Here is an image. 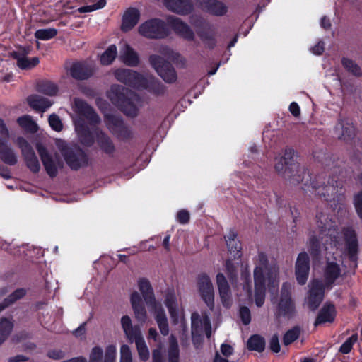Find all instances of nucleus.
I'll return each mask as SVG.
<instances>
[{"label": "nucleus", "mask_w": 362, "mask_h": 362, "mask_svg": "<svg viewBox=\"0 0 362 362\" xmlns=\"http://www.w3.org/2000/svg\"><path fill=\"white\" fill-rule=\"evenodd\" d=\"M75 129L82 144L90 146L94 143V138L88 126L81 119L75 122Z\"/></svg>", "instance_id": "obj_27"}, {"label": "nucleus", "mask_w": 362, "mask_h": 362, "mask_svg": "<svg viewBox=\"0 0 362 362\" xmlns=\"http://www.w3.org/2000/svg\"><path fill=\"white\" fill-rule=\"evenodd\" d=\"M192 336L193 343L196 344L195 336H201L204 332L208 338L211 335V325L209 317L204 315L202 317L197 313L192 314Z\"/></svg>", "instance_id": "obj_12"}, {"label": "nucleus", "mask_w": 362, "mask_h": 362, "mask_svg": "<svg viewBox=\"0 0 362 362\" xmlns=\"http://www.w3.org/2000/svg\"><path fill=\"white\" fill-rule=\"evenodd\" d=\"M114 75L118 81L136 89H147L158 95L165 91L164 86L148 74L144 76L131 69H117Z\"/></svg>", "instance_id": "obj_4"}, {"label": "nucleus", "mask_w": 362, "mask_h": 362, "mask_svg": "<svg viewBox=\"0 0 362 362\" xmlns=\"http://www.w3.org/2000/svg\"><path fill=\"white\" fill-rule=\"evenodd\" d=\"M7 143L8 141L0 142V158L5 163L13 165L17 163V158Z\"/></svg>", "instance_id": "obj_37"}, {"label": "nucleus", "mask_w": 362, "mask_h": 362, "mask_svg": "<svg viewBox=\"0 0 362 362\" xmlns=\"http://www.w3.org/2000/svg\"><path fill=\"white\" fill-rule=\"evenodd\" d=\"M300 329L299 327H294L288 330L283 338V343L285 346H288L296 341L300 336Z\"/></svg>", "instance_id": "obj_49"}, {"label": "nucleus", "mask_w": 362, "mask_h": 362, "mask_svg": "<svg viewBox=\"0 0 362 362\" xmlns=\"http://www.w3.org/2000/svg\"><path fill=\"white\" fill-rule=\"evenodd\" d=\"M294 155L295 151L292 148H286L284 156L276 158L274 168L291 184L297 185L305 180L307 182L310 175L298 163L294 162Z\"/></svg>", "instance_id": "obj_5"}, {"label": "nucleus", "mask_w": 362, "mask_h": 362, "mask_svg": "<svg viewBox=\"0 0 362 362\" xmlns=\"http://www.w3.org/2000/svg\"><path fill=\"white\" fill-rule=\"evenodd\" d=\"M335 134L339 139L348 141L355 136V127L350 119H340L334 128Z\"/></svg>", "instance_id": "obj_24"}, {"label": "nucleus", "mask_w": 362, "mask_h": 362, "mask_svg": "<svg viewBox=\"0 0 362 362\" xmlns=\"http://www.w3.org/2000/svg\"><path fill=\"white\" fill-rule=\"evenodd\" d=\"M254 269L255 294L254 299L257 307H262L264 303L266 285L269 290L276 289L279 283V268L276 263L269 264L267 255L259 252L255 260Z\"/></svg>", "instance_id": "obj_2"}, {"label": "nucleus", "mask_w": 362, "mask_h": 362, "mask_svg": "<svg viewBox=\"0 0 362 362\" xmlns=\"http://www.w3.org/2000/svg\"><path fill=\"white\" fill-rule=\"evenodd\" d=\"M57 34L55 28L39 29L35 33V38L41 40H49L54 37Z\"/></svg>", "instance_id": "obj_48"}, {"label": "nucleus", "mask_w": 362, "mask_h": 362, "mask_svg": "<svg viewBox=\"0 0 362 362\" xmlns=\"http://www.w3.org/2000/svg\"><path fill=\"white\" fill-rule=\"evenodd\" d=\"M151 66L155 69L158 74L167 83H174L177 80V74L174 68L165 62L158 55H151L149 58Z\"/></svg>", "instance_id": "obj_10"}, {"label": "nucleus", "mask_w": 362, "mask_h": 362, "mask_svg": "<svg viewBox=\"0 0 362 362\" xmlns=\"http://www.w3.org/2000/svg\"><path fill=\"white\" fill-rule=\"evenodd\" d=\"M191 24L197 29V34L206 48L213 49L217 43L216 33L211 25L200 16H192Z\"/></svg>", "instance_id": "obj_8"}, {"label": "nucleus", "mask_w": 362, "mask_h": 362, "mask_svg": "<svg viewBox=\"0 0 362 362\" xmlns=\"http://www.w3.org/2000/svg\"><path fill=\"white\" fill-rule=\"evenodd\" d=\"M151 310L155 314V318L161 334L164 336L168 335L169 333L168 322L161 304L158 305L156 308H151Z\"/></svg>", "instance_id": "obj_35"}, {"label": "nucleus", "mask_w": 362, "mask_h": 362, "mask_svg": "<svg viewBox=\"0 0 362 362\" xmlns=\"http://www.w3.org/2000/svg\"><path fill=\"white\" fill-rule=\"evenodd\" d=\"M247 348L260 352L264 349V341L257 334L252 335L247 341Z\"/></svg>", "instance_id": "obj_46"}, {"label": "nucleus", "mask_w": 362, "mask_h": 362, "mask_svg": "<svg viewBox=\"0 0 362 362\" xmlns=\"http://www.w3.org/2000/svg\"><path fill=\"white\" fill-rule=\"evenodd\" d=\"M168 362H179V348L176 338L170 337V346L168 349Z\"/></svg>", "instance_id": "obj_44"}, {"label": "nucleus", "mask_w": 362, "mask_h": 362, "mask_svg": "<svg viewBox=\"0 0 362 362\" xmlns=\"http://www.w3.org/2000/svg\"><path fill=\"white\" fill-rule=\"evenodd\" d=\"M305 187H303V189L305 192H310L311 193L314 194L315 195H317L320 197H327L329 196L331 194L332 195L334 194L337 192V186H334L332 185H322L317 187L315 184H314L313 182H310V184L308 185V183L304 184Z\"/></svg>", "instance_id": "obj_29"}, {"label": "nucleus", "mask_w": 362, "mask_h": 362, "mask_svg": "<svg viewBox=\"0 0 362 362\" xmlns=\"http://www.w3.org/2000/svg\"><path fill=\"white\" fill-rule=\"evenodd\" d=\"M309 248L310 252L314 255H317L320 250V243L319 239L312 236L309 239Z\"/></svg>", "instance_id": "obj_62"}, {"label": "nucleus", "mask_w": 362, "mask_h": 362, "mask_svg": "<svg viewBox=\"0 0 362 362\" xmlns=\"http://www.w3.org/2000/svg\"><path fill=\"white\" fill-rule=\"evenodd\" d=\"M354 206L358 216L362 220V192L355 196Z\"/></svg>", "instance_id": "obj_64"}, {"label": "nucleus", "mask_w": 362, "mask_h": 362, "mask_svg": "<svg viewBox=\"0 0 362 362\" xmlns=\"http://www.w3.org/2000/svg\"><path fill=\"white\" fill-rule=\"evenodd\" d=\"M242 279L244 280V283L243 285V288L247 294L248 295V297L250 298H252V286L250 282V271L246 269L245 271L242 272Z\"/></svg>", "instance_id": "obj_53"}, {"label": "nucleus", "mask_w": 362, "mask_h": 362, "mask_svg": "<svg viewBox=\"0 0 362 362\" xmlns=\"http://www.w3.org/2000/svg\"><path fill=\"white\" fill-rule=\"evenodd\" d=\"M30 49L21 48L17 51L11 53V56L16 60L17 66L21 69H30L35 67L39 63L37 57L29 59L28 55L30 54Z\"/></svg>", "instance_id": "obj_19"}, {"label": "nucleus", "mask_w": 362, "mask_h": 362, "mask_svg": "<svg viewBox=\"0 0 362 362\" xmlns=\"http://www.w3.org/2000/svg\"><path fill=\"white\" fill-rule=\"evenodd\" d=\"M239 314L243 323L247 325L251 321V314L250 309L246 306L240 307Z\"/></svg>", "instance_id": "obj_60"}, {"label": "nucleus", "mask_w": 362, "mask_h": 362, "mask_svg": "<svg viewBox=\"0 0 362 362\" xmlns=\"http://www.w3.org/2000/svg\"><path fill=\"white\" fill-rule=\"evenodd\" d=\"M130 300L132 308L144 305L140 294L136 291L132 293Z\"/></svg>", "instance_id": "obj_63"}, {"label": "nucleus", "mask_w": 362, "mask_h": 362, "mask_svg": "<svg viewBox=\"0 0 362 362\" xmlns=\"http://www.w3.org/2000/svg\"><path fill=\"white\" fill-rule=\"evenodd\" d=\"M26 294V290L21 288L15 290L10 293L6 298H4L2 303H0V312L6 308L14 304L17 300L23 298Z\"/></svg>", "instance_id": "obj_38"}, {"label": "nucleus", "mask_w": 362, "mask_h": 362, "mask_svg": "<svg viewBox=\"0 0 362 362\" xmlns=\"http://www.w3.org/2000/svg\"><path fill=\"white\" fill-rule=\"evenodd\" d=\"M27 100L29 105L33 110L42 112L48 109L52 104L47 98L38 95H31Z\"/></svg>", "instance_id": "obj_36"}, {"label": "nucleus", "mask_w": 362, "mask_h": 362, "mask_svg": "<svg viewBox=\"0 0 362 362\" xmlns=\"http://www.w3.org/2000/svg\"><path fill=\"white\" fill-rule=\"evenodd\" d=\"M36 147L47 174L52 177H55L61 166L59 158L49 154L41 144H37Z\"/></svg>", "instance_id": "obj_14"}, {"label": "nucleus", "mask_w": 362, "mask_h": 362, "mask_svg": "<svg viewBox=\"0 0 362 362\" xmlns=\"http://www.w3.org/2000/svg\"><path fill=\"white\" fill-rule=\"evenodd\" d=\"M121 325L128 340L131 342L134 339L141 337L140 327L137 325H133L131 318L128 315H124L121 318Z\"/></svg>", "instance_id": "obj_31"}, {"label": "nucleus", "mask_w": 362, "mask_h": 362, "mask_svg": "<svg viewBox=\"0 0 362 362\" xmlns=\"http://www.w3.org/2000/svg\"><path fill=\"white\" fill-rule=\"evenodd\" d=\"M159 52L173 62L180 63L182 65L185 64V59L179 53L173 52L167 46H162L159 49Z\"/></svg>", "instance_id": "obj_42"}, {"label": "nucleus", "mask_w": 362, "mask_h": 362, "mask_svg": "<svg viewBox=\"0 0 362 362\" xmlns=\"http://www.w3.org/2000/svg\"><path fill=\"white\" fill-rule=\"evenodd\" d=\"M199 293L210 310L214 307V288L209 276L206 274H199L197 277Z\"/></svg>", "instance_id": "obj_11"}, {"label": "nucleus", "mask_w": 362, "mask_h": 362, "mask_svg": "<svg viewBox=\"0 0 362 362\" xmlns=\"http://www.w3.org/2000/svg\"><path fill=\"white\" fill-rule=\"evenodd\" d=\"M57 146L66 164L71 169L78 170L88 164L87 155L81 148L69 146L63 141L58 142Z\"/></svg>", "instance_id": "obj_7"}, {"label": "nucleus", "mask_w": 362, "mask_h": 362, "mask_svg": "<svg viewBox=\"0 0 362 362\" xmlns=\"http://www.w3.org/2000/svg\"><path fill=\"white\" fill-rule=\"evenodd\" d=\"M74 102L76 111L86 118L90 125H96L100 122V119L98 114L84 100L80 98H75Z\"/></svg>", "instance_id": "obj_21"}, {"label": "nucleus", "mask_w": 362, "mask_h": 362, "mask_svg": "<svg viewBox=\"0 0 362 362\" xmlns=\"http://www.w3.org/2000/svg\"><path fill=\"white\" fill-rule=\"evenodd\" d=\"M135 317L138 322L144 324L147 318L144 305L133 308Z\"/></svg>", "instance_id": "obj_59"}, {"label": "nucleus", "mask_w": 362, "mask_h": 362, "mask_svg": "<svg viewBox=\"0 0 362 362\" xmlns=\"http://www.w3.org/2000/svg\"><path fill=\"white\" fill-rule=\"evenodd\" d=\"M49 124L51 128L56 132H60L63 129V124L60 118L55 114H52L49 116Z\"/></svg>", "instance_id": "obj_55"}, {"label": "nucleus", "mask_w": 362, "mask_h": 362, "mask_svg": "<svg viewBox=\"0 0 362 362\" xmlns=\"http://www.w3.org/2000/svg\"><path fill=\"white\" fill-rule=\"evenodd\" d=\"M117 348L115 345H110L106 348L104 362H115Z\"/></svg>", "instance_id": "obj_57"}, {"label": "nucleus", "mask_w": 362, "mask_h": 362, "mask_svg": "<svg viewBox=\"0 0 362 362\" xmlns=\"http://www.w3.org/2000/svg\"><path fill=\"white\" fill-rule=\"evenodd\" d=\"M37 90L45 95L50 96L54 95L58 91L56 84L50 81H42L38 83Z\"/></svg>", "instance_id": "obj_45"}, {"label": "nucleus", "mask_w": 362, "mask_h": 362, "mask_svg": "<svg viewBox=\"0 0 362 362\" xmlns=\"http://www.w3.org/2000/svg\"><path fill=\"white\" fill-rule=\"evenodd\" d=\"M323 276L324 281L319 279H314L308 284L307 303L312 310L319 307L324 298L325 289H331L338 284L337 281L341 276L340 266L334 262L328 261L324 268Z\"/></svg>", "instance_id": "obj_3"}, {"label": "nucleus", "mask_w": 362, "mask_h": 362, "mask_svg": "<svg viewBox=\"0 0 362 362\" xmlns=\"http://www.w3.org/2000/svg\"><path fill=\"white\" fill-rule=\"evenodd\" d=\"M357 340L358 334H352L340 346L339 351L344 354H349L352 349L353 345L357 341Z\"/></svg>", "instance_id": "obj_52"}, {"label": "nucleus", "mask_w": 362, "mask_h": 362, "mask_svg": "<svg viewBox=\"0 0 362 362\" xmlns=\"http://www.w3.org/2000/svg\"><path fill=\"white\" fill-rule=\"evenodd\" d=\"M310 271V259L305 252H300L296 262V276L297 281L304 285L308 279Z\"/></svg>", "instance_id": "obj_17"}, {"label": "nucleus", "mask_w": 362, "mask_h": 362, "mask_svg": "<svg viewBox=\"0 0 362 362\" xmlns=\"http://www.w3.org/2000/svg\"><path fill=\"white\" fill-rule=\"evenodd\" d=\"M114 135L119 139L125 140L132 136V132L124 124H123Z\"/></svg>", "instance_id": "obj_58"}, {"label": "nucleus", "mask_w": 362, "mask_h": 362, "mask_svg": "<svg viewBox=\"0 0 362 362\" xmlns=\"http://www.w3.org/2000/svg\"><path fill=\"white\" fill-rule=\"evenodd\" d=\"M105 123L110 132L115 134L119 127L124 124L122 118L113 115H105Z\"/></svg>", "instance_id": "obj_39"}, {"label": "nucleus", "mask_w": 362, "mask_h": 362, "mask_svg": "<svg viewBox=\"0 0 362 362\" xmlns=\"http://www.w3.org/2000/svg\"><path fill=\"white\" fill-rule=\"evenodd\" d=\"M13 327L10 320L2 318L0 320V345L8 338Z\"/></svg>", "instance_id": "obj_43"}, {"label": "nucleus", "mask_w": 362, "mask_h": 362, "mask_svg": "<svg viewBox=\"0 0 362 362\" xmlns=\"http://www.w3.org/2000/svg\"><path fill=\"white\" fill-rule=\"evenodd\" d=\"M140 18V13L135 8H130L126 11L123 16L122 30L129 31L134 28L138 23Z\"/></svg>", "instance_id": "obj_33"}, {"label": "nucleus", "mask_w": 362, "mask_h": 362, "mask_svg": "<svg viewBox=\"0 0 362 362\" xmlns=\"http://www.w3.org/2000/svg\"><path fill=\"white\" fill-rule=\"evenodd\" d=\"M107 96L115 105L129 117L136 116L139 109L141 106V98L136 93L121 85H112Z\"/></svg>", "instance_id": "obj_6"}, {"label": "nucleus", "mask_w": 362, "mask_h": 362, "mask_svg": "<svg viewBox=\"0 0 362 362\" xmlns=\"http://www.w3.org/2000/svg\"><path fill=\"white\" fill-rule=\"evenodd\" d=\"M168 22L173 31L181 37L192 41L194 39V33L192 29L180 18L175 16H170Z\"/></svg>", "instance_id": "obj_18"}, {"label": "nucleus", "mask_w": 362, "mask_h": 362, "mask_svg": "<svg viewBox=\"0 0 362 362\" xmlns=\"http://www.w3.org/2000/svg\"><path fill=\"white\" fill-rule=\"evenodd\" d=\"M138 286L146 305L150 308H156L158 305L160 304L156 301L151 283L148 279L145 278L139 279Z\"/></svg>", "instance_id": "obj_25"}, {"label": "nucleus", "mask_w": 362, "mask_h": 362, "mask_svg": "<svg viewBox=\"0 0 362 362\" xmlns=\"http://www.w3.org/2000/svg\"><path fill=\"white\" fill-rule=\"evenodd\" d=\"M164 6L170 11L180 15H187L193 9L190 0H163Z\"/></svg>", "instance_id": "obj_23"}, {"label": "nucleus", "mask_w": 362, "mask_h": 362, "mask_svg": "<svg viewBox=\"0 0 362 362\" xmlns=\"http://www.w3.org/2000/svg\"><path fill=\"white\" fill-rule=\"evenodd\" d=\"M106 3V0H98L95 4L78 8V11L81 13L92 12L104 8Z\"/></svg>", "instance_id": "obj_51"}, {"label": "nucleus", "mask_w": 362, "mask_h": 362, "mask_svg": "<svg viewBox=\"0 0 362 362\" xmlns=\"http://www.w3.org/2000/svg\"><path fill=\"white\" fill-rule=\"evenodd\" d=\"M103 353V349L100 347H93L90 354L89 362H100Z\"/></svg>", "instance_id": "obj_61"}, {"label": "nucleus", "mask_w": 362, "mask_h": 362, "mask_svg": "<svg viewBox=\"0 0 362 362\" xmlns=\"http://www.w3.org/2000/svg\"><path fill=\"white\" fill-rule=\"evenodd\" d=\"M18 124L25 131L35 133L38 129L37 124L30 115H23L18 119Z\"/></svg>", "instance_id": "obj_40"}, {"label": "nucleus", "mask_w": 362, "mask_h": 362, "mask_svg": "<svg viewBox=\"0 0 362 362\" xmlns=\"http://www.w3.org/2000/svg\"><path fill=\"white\" fill-rule=\"evenodd\" d=\"M226 243L230 254L234 258L241 257V243L237 238V233L234 230H230L225 236Z\"/></svg>", "instance_id": "obj_34"}, {"label": "nucleus", "mask_w": 362, "mask_h": 362, "mask_svg": "<svg viewBox=\"0 0 362 362\" xmlns=\"http://www.w3.org/2000/svg\"><path fill=\"white\" fill-rule=\"evenodd\" d=\"M119 362H132V352L128 345L123 344L121 346Z\"/></svg>", "instance_id": "obj_56"}, {"label": "nucleus", "mask_w": 362, "mask_h": 362, "mask_svg": "<svg viewBox=\"0 0 362 362\" xmlns=\"http://www.w3.org/2000/svg\"><path fill=\"white\" fill-rule=\"evenodd\" d=\"M94 72V66L85 62L74 63L69 69L70 75L76 80L88 79Z\"/></svg>", "instance_id": "obj_20"}, {"label": "nucleus", "mask_w": 362, "mask_h": 362, "mask_svg": "<svg viewBox=\"0 0 362 362\" xmlns=\"http://www.w3.org/2000/svg\"><path fill=\"white\" fill-rule=\"evenodd\" d=\"M28 247V245H22L21 247H19V249L17 251L13 252L11 249H9V245L6 243L4 240L0 239V247L6 250H9L11 253H13L15 255L28 256L29 254L25 251V248Z\"/></svg>", "instance_id": "obj_54"}, {"label": "nucleus", "mask_w": 362, "mask_h": 362, "mask_svg": "<svg viewBox=\"0 0 362 362\" xmlns=\"http://www.w3.org/2000/svg\"><path fill=\"white\" fill-rule=\"evenodd\" d=\"M317 226L320 230L322 240H330L331 245L339 248L344 245V254L347 256L350 263L349 267L355 269L357 267L358 242L356 233L352 226H347L342 228L341 231L337 230V227L327 216L321 214L317 215Z\"/></svg>", "instance_id": "obj_1"}, {"label": "nucleus", "mask_w": 362, "mask_h": 362, "mask_svg": "<svg viewBox=\"0 0 362 362\" xmlns=\"http://www.w3.org/2000/svg\"><path fill=\"white\" fill-rule=\"evenodd\" d=\"M216 284L223 305L227 308H230L232 305L230 288L223 274L218 273L216 275Z\"/></svg>", "instance_id": "obj_22"}, {"label": "nucleus", "mask_w": 362, "mask_h": 362, "mask_svg": "<svg viewBox=\"0 0 362 362\" xmlns=\"http://www.w3.org/2000/svg\"><path fill=\"white\" fill-rule=\"evenodd\" d=\"M95 134L100 149L110 156H112L115 151V146L110 136L99 129H96Z\"/></svg>", "instance_id": "obj_30"}, {"label": "nucleus", "mask_w": 362, "mask_h": 362, "mask_svg": "<svg viewBox=\"0 0 362 362\" xmlns=\"http://www.w3.org/2000/svg\"><path fill=\"white\" fill-rule=\"evenodd\" d=\"M138 350L139 355L141 360L146 361L149 357V351L142 337L134 339Z\"/></svg>", "instance_id": "obj_47"}, {"label": "nucleus", "mask_w": 362, "mask_h": 362, "mask_svg": "<svg viewBox=\"0 0 362 362\" xmlns=\"http://www.w3.org/2000/svg\"><path fill=\"white\" fill-rule=\"evenodd\" d=\"M17 144L21 150L28 168L33 173H37L40 170V165L32 146L23 137L17 139Z\"/></svg>", "instance_id": "obj_15"}, {"label": "nucleus", "mask_w": 362, "mask_h": 362, "mask_svg": "<svg viewBox=\"0 0 362 362\" xmlns=\"http://www.w3.org/2000/svg\"><path fill=\"white\" fill-rule=\"evenodd\" d=\"M139 33L147 38H164L168 35V30L164 21L154 18L146 21L139 27Z\"/></svg>", "instance_id": "obj_9"}, {"label": "nucleus", "mask_w": 362, "mask_h": 362, "mask_svg": "<svg viewBox=\"0 0 362 362\" xmlns=\"http://www.w3.org/2000/svg\"><path fill=\"white\" fill-rule=\"evenodd\" d=\"M336 316V310L333 304L326 303L320 310L314 325L317 326L326 322H332Z\"/></svg>", "instance_id": "obj_28"}, {"label": "nucleus", "mask_w": 362, "mask_h": 362, "mask_svg": "<svg viewBox=\"0 0 362 362\" xmlns=\"http://www.w3.org/2000/svg\"><path fill=\"white\" fill-rule=\"evenodd\" d=\"M291 284H283L280 301L278 304V311L284 316L291 317L295 313V305L291 297Z\"/></svg>", "instance_id": "obj_13"}, {"label": "nucleus", "mask_w": 362, "mask_h": 362, "mask_svg": "<svg viewBox=\"0 0 362 362\" xmlns=\"http://www.w3.org/2000/svg\"><path fill=\"white\" fill-rule=\"evenodd\" d=\"M198 7L215 16H223L228 12V6L218 0H196Z\"/></svg>", "instance_id": "obj_16"}, {"label": "nucleus", "mask_w": 362, "mask_h": 362, "mask_svg": "<svg viewBox=\"0 0 362 362\" xmlns=\"http://www.w3.org/2000/svg\"><path fill=\"white\" fill-rule=\"evenodd\" d=\"M342 64L344 67L350 73L356 76H360L362 74L361 69L358 64L351 59L343 58Z\"/></svg>", "instance_id": "obj_50"}, {"label": "nucleus", "mask_w": 362, "mask_h": 362, "mask_svg": "<svg viewBox=\"0 0 362 362\" xmlns=\"http://www.w3.org/2000/svg\"><path fill=\"white\" fill-rule=\"evenodd\" d=\"M119 59L129 66H136L139 63L137 53L127 44H124L121 47Z\"/></svg>", "instance_id": "obj_32"}, {"label": "nucleus", "mask_w": 362, "mask_h": 362, "mask_svg": "<svg viewBox=\"0 0 362 362\" xmlns=\"http://www.w3.org/2000/svg\"><path fill=\"white\" fill-rule=\"evenodd\" d=\"M117 54L115 45H110L100 56V60L103 65H109L112 63Z\"/></svg>", "instance_id": "obj_41"}, {"label": "nucleus", "mask_w": 362, "mask_h": 362, "mask_svg": "<svg viewBox=\"0 0 362 362\" xmlns=\"http://www.w3.org/2000/svg\"><path fill=\"white\" fill-rule=\"evenodd\" d=\"M165 305L167 307L170 318L173 323L177 324L182 321L181 313L179 310L177 298L173 291L168 292L165 299Z\"/></svg>", "instance_id": "obj_26"}]
</instances>
